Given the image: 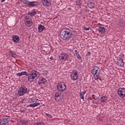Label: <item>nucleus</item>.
<instances>
[{
  "label": "nucleus",
  "instance_id": "0eeeda50",
  "mask_svg": "<svg viewBox=\"0 0 125 125\" xmlns=\"http://www.w3.org/2000/svg\"><path fill=\"white\" fill-rule=\"evenodd\" d=\"M118 95L121 98L125 97V88L120 87L117 90Z\"/></svg>",
  "mask_w": 125,
  "mask_h": 125
},
{
  "label": "nucleus",
  "instance_id": "423d86ee",
  "mask_svg": "<svg viewBox=\"0 0 125 125\" xmlns=\"http://www.w3.org/2000/svg\"><path fill=\"white\" fill-rule=\"evenodd\" d=\"M70 78L72 81H77L79 78V73L77 70H73L70 74Z\"/></svg>",
  "mask_w": 125,
  "mask_h": 125
},
{
  "label": "nucleus",
  "instance_id": "412c9836",
  "mask_svg": "<svg viewBox=\"0 0 125 125\" xmlns=\"http://www.w3.org/2000/svg\"><path fill=\"white\" fill-rule=\"evenodd\" d=\"M86 93V91H84L82 93H80V97L84 101V94Z\"/></svg>",
  "mask_w": 125,
  "mask_h": 125
},
{
  "label": "nucleus",
  "instance_id": "a19ab883",
  "mask_svg": "<svg viewBox=\"0 0 125 125\" xmlns=\"http://www.w3.org/2000/svg\"><path fill=\"white\" fill-rule=\"evenodd\" d=\"M34 125H39V122L38 123H35L34 124Z\"/></svg>",
  "mask_w": 125,
  "mask_h": 125
},
{
  "label": "nucleus",
  "instance_id": "9b49d317",
  "mask_svg": "<svg viewBox=\"0 0 125 125\" xmlns=\"http://www.w3.org/2000/svg\"><path fill=\"white\" fill-rule=\"evenodd\" d=\"M9 123L8 118H4L0 122V125H6Z\"/></svg>",
  "mask_w": 125,
  "mask_h": 125
},
{
  "label": "nucleus",
  "instance_id": "39448f33",
  "mask_svg": "<svg viewBox=\"0 0 125 125\" xmlns=\"http://www.w3.org/2000/svg\"><path fill=\"white\" fill-rule=\"evenodd\" d=\"M27 90H28V88L26 86H22L20 87V89L18 91V95L20 96H23L25 94V93H27Z\"/></svg>",
  "mask_w": 125,
  "mask_h": 125
},
{
  "label": "nucleus",
  "instance_id": "c03bdc74",
  "mask_svg": "<svg viewBox=\"0 0 125 125\" xmlns=\"http://www.w3.org/2000/svg\"><path fill=\"white\" fill-rule=\"evenodd\" d=\"M95 95H92V96L93 97V96H94Z\"/></svg>",
  "mask_w": 125,
  "mask_h": 125
},
{
  "label": "nucleus",
  "instance_id": "c85d7f7f",
  "mask_svg": "<svg viewBox=\"0 0 125 125\" xmlns=\"http://www.w3.org/2000/svg\"><path fill=\"white\" fill-rule=\"evenodd\" d=\"M94 75V79L95 80H98V79H99V76H98V75L97 74H93Z\"/></svg>",
  "mask_w": 125,
  "mask_h": 125
},
{
  "label": "nucleus",
  "instance_id": "393cba45",
  "mask_svg": "<svg viewBox=\"0 0 125 125\" xmlns=\"http://www.w3.org/2000/svg\"><path fill=\"white\" fill-rule=\"evenodd\" d=\"M107 97H106V96H104L103 97H102L101 98V102H106V101H107Z\"/></svg>",
  "mask_w": 125,
  "mask_h": 125
},
{
  "label": "nucleus",
  "instance_id": "e433bc0d",
  "mask_svg": "<svg viewBox=\"0 0 125 125\" xmlns=\"http://www.w3.org/2000/svg\"><path fill=\"white\" fill-rule=\"evenodd\" d=\"M91 54V53L90 52H88L87 54H86V56H90Z\"/></svg>",
  "mask_w": 125,
  "mask_h": 125
},
{
  "label": "nucleus",
  "instance_id": "2f4dec72",
  "mask_svg": "<svg viewBox=\"0 0 125 125\" xmlns=\"http://www.w3.org/2000/svg\"><path fill=\"white\" fill-rule=\"evenodd\" d=\"M11 55L12 56V57H14V58H16V57H17V55H16L15 53H12Z\"/></svg>",
  "mask_w": 125,
  "mask_h": 125
},
{
  "label": "nucleus",
  "instance_id": "6e6552de",
  "mask_svg": "<svg viewBox=\"0 0 125 125\" xmlns=\"http://www.w3.org/2000/svg\"><path fill=\"white\" fill-rule=\"evenodd\" d=\"M24 22H25V24L27 27H31V26L33 25V21H32V19H31V18L29 17L28 16L25 17Z\"/></svg>",
  "mask_w": 125,
  "mask_h": 125
},
{
  "label": "nucleus",
  "instance_id": "b1692460",
  "mask_svg": "<svg viewBox=\"0 0 125 125\" xmlns=\"http://www.w3.org/2000/svg\"><path fill=\"white\" fill-rule=\"evenodd\" d=\"M99 32L101 34H103V33H105V28L100 27L99 28Z\"/></svg>",
  "mask_w": 125,
  "mask_h": 125
},
{
  "label": "nucleus",
  "instance_id": "f704fd0d",
  "mask_svg": "<svg viewBox=\"0 0 125 125\" xmlns=\"http://www.w3.org/2000/svg\"><path fill=\"white\" fill-rule=\"evenodd\" d=\"M83 30H84L85 31H89V28L84 27Z\"/></svg>",
  "mask_w": 125,
  "mask_h": 125
},
{
  "label": "nucleus",
  "instance_id": "7ed1b4c3",
  "mask_svg": "<svg viewBox=\"0 0 125 125\" xmlns=\"http://www.w3.org/2000/svg\"><path fill=\"white\" fill-rule=\"evenodd\" d=\"M57 90L60 92L65 91L66 90V84L63 82H60L57 84Z\"/></svg>",
  "mask_w": 125,
  "mask_h": 125
},
{
  "label": "nucleus",
  "instance_id": "bb28decb",
  "mask_svg": "<svg viewBox=\"0 0 125 125\" xmlns=\"http://www.w3.org/2000/svg\"><path fill=\"white\" fill-rule=\"evenodd\" d=\"M22 2L24 4H27L28 6H29V3L30 2V1L28 0H23Z\"/></svg>",
  "mask_w": 125,
  "mask_h": 125
},
{
  "label": "nucleus",
  "instance_id": "c756f323",
  "mask_svg": "<svg viewBox=\"0 0 125 125\" xmlns=\"http://www.w3.org/2000/svg\"><path fill=\"white\" fill-rule=\"evenodd\" d=\"M124 54H121L120 55H119V60H123V58H124Z\"/></svg>",
  "mask_w": 125,
  "mask_h": 125
},
{
  "label": "nucleus",
  "instance_id": "f8f14e48",
  "mask_svg": "<svg viewBox=\"0 0 125 125\" xmlns=\"http://www.w3.org/2000/svg\"><path fill=\"white\" fill-rule=\"evenodd\" d=\"M39 5V2L34 1H30L28 4V6H31V7H35V6H37Z\"/></svg>",
  "mask_w": 125,
  "mask_h": 125
},
{
  "label": "nucleus",
  "instance_id": "a211bd4d",
  "mask_svg": "<svg viewBox=\"0 0 125 125\" xmlns=\"http://www.w3.org/2000/svg\"><path fill=\"white\" fill-rule=\"evenodd\" d=\"M95 4H94V2L91 1H89L87 3V6L89 7V8H93L95 6Z\"/></svg>",
  "mask_w": 125,
  "mask_h": 125
},
{
  "label": "nucleus",
  "instance_id": "37998d69",
  "mask_svg": "<svg viewBox=\"0 0 125 125\" xmlns=\"http://www.w3.org/2000/svg\"><path fill=\"white\" fill-rule=\"evenodd\" d=\"M5 1V0H1V2H4Z\"/></svg>",
  "mask_w": 125,
  "mask_h": 125
},
{
  "label": "nucleus",
  "instance_id": "49530a36",
  "mask_svg": "<svg viewBox=\"0 0 125 125\" xmlns=\"http://www.w3.org/2000/svg\"><path fill=\"white\" fill-rule=\"evenodd\" d=\"M100 81H101V79H100Z\"/></svg>",
  "mask_w": 125,
  "mask_h": 125
},
{
  "label": "nucleus",
  "instance_id": "9d476101",
  "mask_svg": "<svg viewBox=\"0 0 125 125\" xmlns=\"http://www.w3.org/2000/svg\"><path fill=\"white\" fill-rule=\"evenodd\" d=\"M46 83V80L45 78L42 77H40L38 80V83L40 84V85H42V84H44Z\"/></svg>",
  "mask_w": 125,
  "mask_h": 125
},
{
  "label": "nucleus",
  "instance_id": "a18cd8bd",
  "mask_svg": "<svg viewBox=\"0 0 125 125\" xmlns=\"http://www.w3.org/2000/svg\"><path fill=\"white\" fill-rule=\"evenodd\" d=\"M93 99H95V98L93 97Z\"/></svg>",
  "mask_w": 125,
  "mask_h": 125
},
{
  "label": "nucleus",
  "instance_id": "f03ea898",
  "mask_svg": "<svg viewBox=\"0 0 125 125\" xmlns=\"http://www.w3.org/2000/svg\"><path fill=\"white\" fill-rule=\"evenodd\" d=\"M72 30L69 28H63L60 32V38L63 41H69L72 38Z\"/></svg>",
  "mask_w": 125,
  "mask_h": 125
},
{
  "label": "nucleus",
  "instance_id": "4c0bfd02",
  "mask_svg": "<svg viewBox=\"0 0 125 125\" xmlns=\"http://www.w3.org/2000/svg\"><path fill=\"white\" fill-rule=\"evenodd\" d=\"M44 51H45V52H48L49 50L48 49V48H46V50H44Z\"/></svg>",
  "mask_w": 125,
  "mask_h": 125
},
{
  "label": "nucleus",
  "instance_id": "72a5a7b5",
  "mask_svg": "<svg viewBox=\"0 0 125 125\" xmlns=\"http://www.w3.org/2000/svg\"><path fill=\"white\" fill-rule=\"evenodd\" d=\"M31 103H35V98H31Z\"/></svg>",
  "mask_w": 125,
  "mask_h": 125
},
{
  "label": "nucleus",
  "instance_id": "4be33fe9",
  "mask_svg": "<svg viewBox=\"0 0 125 125\" xmlns=\"http://www.w3.org/2000/svg\"><path fill=\"white\" fill-rule=\"evenodd\" d=\"M125 63L123 62V60H119L117 62L118 66L120 67H124Z\"/></svg>",
  "mask_w": 125,
  "mask_h": 125
},
{
  "label": "nucleus",
  "instance_id": "ddd939ff",
  "mask_svg": "<svg viewBox=\"0 0 125 125\" xmlns=\"http://www.w3.org/2000/svg\"><path fill=\"white\" fill-rule=\"evenodd\" d=\"M99 71V67L97 66H94L93 69L92 70V74H93V75H95L98 73Z\"/></svg>",
  "mask_w": 125,
  "mask_h": 125
},
{
  "label": "nucleus",
  "instance_id": "2eb2a0df",
  "mask_svg": "<svg viewBox=\"0 0 125 125\" xmlns=\"http://www.w3.org/2000/svg\"><path fill=\"white\" fill-rule=\"evenodd\" d=\"M28 123L29 122L27 120H21L18 122V125H27Z\"/></svg>",
  "mask_w": 125,
  "mask_h": 125
},
{
  "label": "nucleus",
  "instance_id": "f3484780",
  "mask_svg": "<svg viewBox=\"0 0 125 125\" xmlns=\"http://www.w3.org/2000/svg\"><path fill=\"white\" fill-rule=\"evenodd\" d=\"M28 14L31 17H33V16H35V15H36L37 14V12H36V9H33L32 11H29L28 12Z\"/></svg>",
  "mask_w": 125,
  "mask_h": 125
},
{
  "label": "nucleus",
  "instance_id": "1a4fd4ad",
  "mask_svg": "<svg viewBox=\"0 0 125 125\" xmlns=\"http://www.w3.org/2000/svg\"><path fill=\"white\" fill-rule=\"evenodd\" d=\"M42 4L43 6H50L51 5V0H42Z\"/></svg>",
  "mask_w": 125,
  "mask_h": 125
},
{
  "label": "nucleus",
  "instance_id": "ea45409f",
  "mask_svg": "<svg viewBox=\"0 0 125 125\" xmlns=\"http://www.w3.org/2000/svg\"><path fill=\"white\" fill-rule=\"evenodd\" d=\"M50 59L51 60H53V57H50Z\"/></svg>",
  "mask_w": 125,
  "mask_h": 125
},
{
  "label": "nucleus",
  "instance_id": "79ce46f5",
  "mask_svg": "<svg viewBox=\"0 0 125 125\" xmlns=\"http://www.w3.org/2000/svg\"><path fill=\"white\" fill-rule=\"evenodd\" d=\"M89 99L90 100H92V98H91V97H89Z\"/></svg>",
  "mask_w": 125,
  "mask_h": 125
},
{
  "label": "nucleus",
  "instance_id": "f257e3e1",
  "mask_svg": "<svg viewBox=\"0 0 125 125\" xmlns=\"http://www.w3.org/2000/svg\"><path fill=\"white\" fill-rule=\"evenodd\" d=\"M17 77H21V76H28V80L29 83H33L38 80L40 78V72L36 70L31 71L29 74L26 71H22L20 73H16Z\"/></svg>",
  "mask_w": 125,
  "mask_h": 125
},
{
  "label": "nucleus",
  "instance_id": "5701e85b",
  "mask_svg": "<svg viewBox=\"0 0 125 125\" xmlns=\"http://www.w3.org/2000/svg\"><path fill=\"white\" fill-rule=\"evenodd\" d=\"M74 52H75L77 58H78V59H79V60H82V57L81 56V55H80V53H79L78 50H75L74 51Z\"/></svg>",
  "mask_w": 125,
  "mask_h": 125
},
{
  "label": "nucleus",
  "instance_id": "7c9ffc66",
  "mask_svg": "<svg viewBox=\"0 0 125 125\" xmlns=\"http://www.w3.org/2000/svg\"><path fill=\"white\" fill-rule=\"evenodd\" d=\"M47 74H48V71L47 70L43 71L42 74L43 75V76H46Z\"/></svg>",
  "mask_w": 125,
  "mask_h": 125
},
{
  "label": "nucleus",
  "instance_id": "aec40b11",
  "mask_svg": "<svg viewBox=\"0 0 125 125\" xmlns=\"http://www.w3.org/2000/svg\"><path fill=\"white\" fill-rule=\"evenodd\" d=\"M40 105H41V103H34V104H29V106L31 108H34L35 107H37V106H40Z\"/></svg>",
  "mask_w": 125,
  "mask_h": 125
},
{
  "label": "nucleus",
  "instance_id": "20e7f679",
  "mask_svg": "<svg viewBox=\"0 0 125 125\" xmlns=\"http://www.w3.org/2000/svg\"><path fill=\"white\" fill-rule=\"evenodd\" d=\"M59 59L60 61L65 62V61H67L69 59V55L65 52H62L59 55Z\"/></svg>",
  "mask_w": 125,
  "mask_h": 125
},
{
  "label": "nucleus",
  "instance_id": "a878e982",
  "mask_svg": "<svg viewBox=\"0 0 125 125\" xmlns=\"http://www.w3.org/2000/svg\"><path fill=\"white\" fill-rule=\"evenodd\" d=\"M118 25L119 27L123 28L125 27V23L123 21H120V22L118 23Z\"/></svg>",
  "mask_w": 125,
  "mask_h": 125
},
{
  "label": "nucleus",
  "instance_id": "cd10ccee",
  "mask_svg": "<svg viewBox=\"0 0 125 125\" xmlns=\"http://www.w3.org/2000/svg\"><path fill=\"white\" fill-rule=\"evenodd\" d=\"M76 3L77 5H79V6H81L82 5V0H76Z\"/></svg>",
  "mask_w": 125,
  "mask_h": 125
},
{
  "label": "nucleus",
  "instance_id": "473e14b6",
  "mask_svg": "<svg viewBox=\"0 0 125 125\" xmlns=\"http://www.w3.org/2000/svg\"><path fill=\"white\" fill-rule=\"evenodd\" d=\"M45 115H46V116H47V117H48V118H49V119H52V116L50 115L49 114L46 113Z\"/></svg>",
  "mask_w": 125,
  "mask_h": 125
},
{
  "label": "nucleus",
  "instance_id": "6ab92c4d",
  "mask_svg": "<svg viewBox=\"0 0 125 125\" xmlns=\"http://www.w3.org/2000/svg\"><path fill=\"white\" fill-rule=\"evenodd\" d=\"M44 29V26L42 25V24H38V31L40 33L42 32L43 30Z\"/></svg>",
  "mask_w": 125,
  "mask_h": 125
},
{
  "label": "nucleus",
  "instance_id": "4468645a",
  "mask_svg": "<svg viewBox=\"0 0 125 125\" xmlns=\"http://www.w3.org/2000/svg\"><path fill=\"white\" fill-rule=\"evenodd\" d=\"M12 40L15 43L19 42V36L17 35H14L12 36Z\"/></svg>",
  "mask_w": 125,
  "mask_h": 125
},
{
  "label": "nucleus",
  "instance_id": "dca6fc26",
  "mask_svg": "<svg viewBox=\"0 0 125 125\" xmlns=\"http://www.w3.org/2000/svg\"><path fill=\"white\" fill-rule=\"evenodd\" d=\"M62 97H61V94L56 93L55 96V99L56 101H60L61 100Z\"/></svg>",
  "mask_w": 125,
  "mask_h": 125
},
{
  "label": "nucleus",
  "instance_id": "c9c22d12",
  "mask_svg": "<svg viewBox=\"0 0 125 125\" xmlns=\"http://www.w3.org/2000/svg\"><path fill=\"white\" fill-rule=\"evenodd\" d=\"M38 125H44L43 122H38Z\"/></svg>",
  "mask_w": 125,
  "mask_h": 125
},
{
  "label": "nucleus",
  "instance_id": "58836bf2",
  "mask_svg": "<svg viewBox=\"0 0 125 125\" xmlns=\"http://www.w3.org/2000/svg\"><path fill=\"white\" fill-rule=\"evenodd\" d=\"M93 103H95V104H98V103L97 102H96V101H95V102L93 101Z\"/></svg>",
  "mask_w": 125,
  "mask_h": 125
}]
</instances>
